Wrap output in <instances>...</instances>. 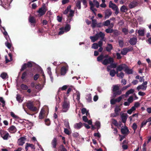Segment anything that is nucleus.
Instances as JSON below:
<instances>
[{"instance_id":"obj_1","label":"nucleus","mask_w":151,"mask_h":151,"mask_svg":"<svg viewBox=\"0 0 151 151\" xmlns=\"http://www.w3.org/2000/svg\"><path fill=\"white\" fill-rule=\"evenodd\" d=\"M89 4L90 6V9L92 12L95 15H96V11H97L96 9L94 8L95 6L97 8L99 6V3L97 0H93V2L91 0L89 1Z\"/></svg>"},{"instance_id":"obj_2","label":"nucleus","mask_w":151,"mask_h":151,"mask_svg":"<svg viewBox=\"0 0 151 151\" xmlns=\"http://www.w3.org/2000/svg\"><path fill=\"white\" fill-rule=\"evenodd\" d=\"M105 34L101 32H100L99 33L96 34L95 36H90V38L92 42H93L96 41L99 37L102 38V40L104 38Z\"/></svg>"},{"instance_id":"obj_3","label":"nucleus","mask_w":151,"mask_h":151,"mask_svg":"<svg viewBox=\"0 0 151 151\" xmlns=\"http://www.w3.org/2000/svg\"><path fill=\"white\" fill-rule=\"evenodd\" d=\"M26 106L30 110L32 111H36L37 110V108L34 106L33 102L28 101L26 103Z\"/></svg>"},{"instance_id":"obj_4","label":"nucleus","mask_w":151,"mask_h":151,"mask_svg":"<svg viewBox=\"0 0 151 151\" xmlns=\"http://www.w3.org/2000/svg\"><path fill=\"white\" fill-rule=\"evenodd\" d=\"M47 10V8L46 7L45 4H42L41 7L37 11V12L41 16H42L45 14Z\"/></svg>"},{"instance_id":"obj_5","label":"nucleus","mask_w":151,"mask_h":151,"mask_svg":"<svg viewBox=\"0 0 151 151\" xmlns=\"http://www.w3.org/2000/svg\"><path fill=\"white\" fill-rule=\"evenodd\" d=\"M114 58L111 57H109L107 58H105L104 60L102 61V64L105 65H107L110 64L111 63L114 62Z\"/></svg>"},{"instance_id":"obj_6","label":"nucleus","mask_w":151,"mask_h":151,"mask_svg":"<svg viewBox=\"0 0 151 151\" xmlns=\"http://www.w3.org/2000/svg\"><path fill=\"white\" fill-rule=\"evenodd\" d=\"M69 103L67 101H64L62 106L63 112H66L69 108Z\"/></svg>"},{"instance_id":"obj_7","label":"nucleus","mask_w":151,"mask_h":151,"mask_svg":"<svg viewBox=\"0 0 151 151\" xmlns=\"http://www.w3.org/2000/svg\"><path fill=\"white\" fill-rule=\"evenodd\" d=\"M147 82L145 81L143 82L142 84L139 85L137 88V89L139 91L140 89H142L143 91H145L146 89L147 88Z\"/></svg>"},{"instance_id":"obj_8","label":"nucleus","mask_w":151,"mask_h":151,"mask_svg":"<svg viewBox=\"0 0 151 151\" xmlns=\"http://www.w3.org/2000/svg\"><path fill=\"white\" fill-rule=\"evenodd\" d=\"M26 140V138L25 137H20L18 139L17 141V143L18 145L22 146L25 143V141Z\"/></svg>"},{"instance_id":"obj_9","label":"nucleus","mask_w":151,"mask_h":151,"mask_svg":"<svg viewBox=\"0 0 151 151\" xmlns=\"http://www.w3.org/2000/svg\"><path fill=\"white\" fill-rule=\"evenodd\" d=\"M127 65L125 64H122L117 66L116 69L118 71H121L125 69Z\"/></svg>"},{"instance_id":"obj_10","label":"nucleus","mask_w":151,"mask_h":151,"mask_svg":"<svg viewBox=\"0 0 151 151\" xmlns=\"http://www.w3.org/2000/svg\"><path fill=\"white\" fill-rule=\"evenodd\" d=\"M137 38L133 37L131 38L129 41L130 44L132 45H135L137 42Z\"/></svg>"},{"instance_id":"obj_11","label":"nucleus","mask_w":151,"mask_h":151,"mask_svg":"<svg viewBox=\"0 0 151 151\" xmlns=\"http://www.w3.org/2000/svg\"><path fill=\"white\" fill-rule=\"evenodd\" d=\"M121 131L123 134H128L129 133V130L127 127L126 126L123 128H122Z\"/></svg>"},{"instance_id":"obj_12","label":"nucleus","mask_w":151,"mask_h":151,"mask_svg":"<svg viewBox=\"0 0 151 151\" xmlns=\"http://www.w3.org/2000/svg\"><path fill=\"white\" fill-rule=\"evenodd\" d=\"M120 106H116L115 108L114 112L116 114L113 116L114 117H115L119 115V112L121 110V109L120 107Z\"/></svg>"},{"instance_id":"obj_13","label":"nucleus","mask_w":151,"mask_h":151,"mask_svg":"<svg viewBox=\"0 0 151 151\" xmlns=\"http://www.w3.org/2000/svg\"><path fill=\"white\" fill-rule=\"evenodd\" d=\"M17 130L15 127L14 125L10 127L8 129L9 132L12 133H15L17 131Z\"/></svg>"},{"instance_id":"obj_14","label":"nucleus","mask_w":151,"mask_h":151,"mask_svg":"<svg viewBox=\"0 0 151 151\" xmlns=\"http://www.w3.org/2000/svg\"><path fill=\"white\" fill-rule=\"evenodd\" d=\"M112 13V12L110 9L106 10L105 12V18H109L111 16Z\"/></svg>"},{"instance_id":"obj_15","label":"nucleus","mask_w":151,"mask_h":151,"mask_svg":"<svg viewBox=\"0 0 151 151\" xmlns=\"http://www.w3.org/2000/svg\"><path fill=\"white\" fill-rule=\"evenodd\" d=\"M109 8H111L114 11L118 8V6L115 4H113L111 1L109 2Z\"/></svg>"},{"instance_id":"obj_16","label":"nucleus","mask_w":151,"mask_h":151,"mask_svg":"<svg viewBox=\"0 0 151 151\" xmlns=\"http://www.w3.org/2000/svg\"><path fill=\"white\" fill-rule=\"evenodd\" d=\"M128 115L127 114L123 113L121 115L122 122L124 123H126Z\"/></svg>"},{"instance_id":"obj_17","label":"nucleus","mask_w":151,"mask_h":151,"mask_svg":"<svg viewBox=\"0 0 151 151\" xmlns=\"http://www.w3.org/2000/svg\"><path fill=\"white\" fill-rule=\"evenodd\" d=\"M57 139L56 138H54L51 142V144L52 145V147L54 148H56L57 145Z\"/></svg>"},{"instance_id":"obj_18","label":"nucleus","mask_w":151,"mask_h":151,"mask_svg":"<svg viewBox=\"0 0 151 151\" xmlns=\"http://www.w3.org/2000/svg\"><path fill=\"white\" fill-rule=\"evenodd\" d=\"M1 136L4 139L7 140L9 137H10L9 135V133L7 132H5L4 133L2 134L1 133Z\"/></svg>"},{"instance_id":"obj_19","label":"nucleus","mask_w":151,"mask_h":151,"mask_svg":"<svg viewBox=\"0 0 151 151\" xmlns=\"http://www.w3.org/2000/svg\"><path fill=\"white\" fill-rule=\"evenodd\" d=\"M29 21L31 23L35 24L36 22L35 17L30 16L29 17Z\"/></svg>"},{"instance_id":"obj_20","label":"nucleus","mask_w":151,"mask_h":151,"mask_svg":"<svg viewBox=\"0 0 151 151\" xmlns=\"http://www.w3.org/2000/svg\"><path fill=\"white\" fill-rule=\"evenodd\" d=\"M124 71L128 74H132L133 73L132 70L131 69H129L127 65L124 70Z\"/></svg>"},{"instance_id":"obj_21","label":"nucleus","mask_w":151,"mask_h":151,"mask_svg":"<svg viewBox=\"0 0 151 151\" xmlns=\"http://www.w3.org/2000/svg\"><path fill=\"white\" fill-rule=\"evenodd\" d=\"M137 4V2L134 1H133L131 2L129 5V7L130 9H132L136 6Z\"/></svg>"},{"instance_id":"obj_22","label":"nucleus","mask_w":151,"mask_h":151,"mask_svg":"<svg viewBox=\"0 0 151 151\" xmlns=\"http://www.w3.org/2000/svg\"><path fill=\"white\" fill-rule=\"evenodd\" d=\"M67 70L65 66H63L61 68L60 73L62 75H65L67 72Z\"/></svg>"},{"instance_id":"obj_23","label":"nucleus","mask_w":151,"mask_h":151,"mask_svg":"<svg viewBox=\"0 0 151 151\" xmlns=\"http://www.w3.org/2000/svg\"><path fill=\"white\" fill-rule=\"evenodd\" d=\"M82 123L81 122L76 123L74 125V127L77 129H79L82 127Z\"/></svg>"},{"instance_id":"obj_24","label":"nucleus","mask_w":151,"mask_h":151,"mask_svg":"<svg viewBox=\"0 0 151 151\" xmlns=\"http://www.w3.org/2000/svg\"><path fill=\"white\" fill-rule=\"evenodd\" d=\"M28 75V73L27 71H26L23 72L22 74L21 78L22 80H25L27 78Z\"/></svg>"},{"instance_id":"obj_25","label":"nucleus","mask_w":151,"mask_h":151,"mask_svg":"<svg viewBox=\"0 0 151 151\" xmlns=\"http://www.w3.org/2000/svg\"><path fill=\"white\" fill-rule=\"evenodd\" d=\"M113 49V46L111 44H108L106 47V50L108 52H110Z\"/></svg>"},{"instance_id":"obj_26","label":"nucleus","mask_w":151,"mask_h":151,"mask_svg":"<svg viewBox=\"0 0 151 151\" xmlns=\"http://www.w3.org/2000/svg\"><path fill=\"white\" fill-rule=\"evenodd\" d=\"M76 7L78 9H81V1L78 0H77L76 1Z\"/></svg>"},{"instance_id":"obj_27","label":"nucleus","mask_w":151,"mask_h":151,"mask_svg":"<svg viewBox=\"0 0 151 151\" xmlns=\"http://www.w3.org/2000/svg\"><path fill=\"white\" fill-rule=\"evenodd\" d=\"M45 114V111L44 110H42L39 115V118L40 119H42L44 117V115Z\"/></svg>"},{"instance_id":"obj_28","label":"nucleus","mask_w":151,"mask_h":151,"mask_svg":"<svg viewBox=\"0 0 151 151\" xmlns=\"http://www.w3.org/2000/svg\"><path fill=\"white\" fill-rule=\"evenodd\" d=\"M121 94V91L118 90L114 92L113 93V97L115 98L117 95H119Z\"/></svg>"},{"instance_id":"obj_29","label":"nucleus","mask_w":151,"mask_h":151,"mask_svg":"<svg viewBox=\"0 0 151 151\" xmlns=\"http://www.w3.org/2000/svg\"><path fill=\"white\" fill-rule=\"evenodd\" d=\"M97 23V20L96 19L93 20H92V24L91 25V27L94 28L96 27Z\"/></svg>"},{"instance_id":"obj_30","label":"nucleus","mask_w":151,"mask_h":151,"mask_svg":"<svg viewBox=\"0 0 151 151\" xmlns=\"http://www.w3.org/2000/svg\"><path fill=\"white\" fill-rule=\"evenodd\" d=\"M103 59V55L102 54L97 58V60L98 61L101 62L102 63V61H103L102 60Z\"/></svg>"},{"instance_id":"obj_31","label":"nucleus","mask_w":151,"mask_h":151,"mask_svg":"<svg viewBox=\"0 0 151 151\" xmlns=\"http://www.w3.org/2000/svg\"><path fill=\"white\" fill-rule=\"evenodd\" d=\"M137 32L139 36L142 37L144 35L145 31L144 30H139Z\"/></svg>"},{"instance_id":"obj_32","label":"nucleus","mask_w":151,"mask_h":151,"mask_svg":"<svg viewBox=\"0 0 151 151\" xmlns=\"http://www.w3.org/2000/svg\"><path fill=\"white\" fill-rule=\"evenodd\" d=\"M20 87L21 88L24 90H27L28 87V86L24 84H22L20 85Z\"/></svg>"},{"instance_id":"obj_33","label":"nucleus","mask_w":151,"mask_h":151,"mask_svg":"<svg viewBox=\"0 0 151 151\" xmlns=\"http://www.w3.org/2000/svg\"><path fill=\"white\" fill-rule=\"evenodd\" d=\"M134 91V89H130L127 91L126 93V96H127L129 94L133 93Z\"/></svg>"},{"instance_id":"obj_34","label":"nucleus","mask_w":151,"mask_h":151,"mask_svg":"<svg viewBox=\"0 0 151 151\" xmlns=\"http://www.w3.org/2000/svg\"><path fill=\"white\" fill-rule=\"evenodd\" d=\"M71 6H68L67 8L65 9V10L63 12V14H67L68 12L70 10Z\"/></svg>"},{"instance_id":"obj_35","label":"nucleus","mask_w":151,"mask_h":151,"mask_svg":"<svg viewBox=\"0 0 151 151\" xmlns=\"http://www.w3.org/2000/svg\"><path fill=\"white\" fill-rule=\"evenodd\" d=\"M17 100L20 103L22 102L23 100L22 99L21 96L19 94L17 95L16 97Z\"/></svg>"},{"instance_id":"obj_36","label":"nucleus","mask_w":151,"mask_h":151,"mask_svg":"<svg viewBox=\"0 0 151 151\" xmlns=\"http://www.w3.org/2000/svg\"><path fill=\"white\" fill-rule=\"evenodd\" d=\"M127 10V7L124 5L122 6L120 8V11L122 12H125Z\"/></svg>"},{"instance_id":"obj_37","label":"nucleus","mask_w":151,"mask_h":151,"mask_svg":"<svg viewBox=\"0 0 151 151\" xmlns=\"http://www.w3.org/2000/svg\"><path fill=\"white\" fill-rule=\"evenodd\" d=\"M128 52L126 48H123L121 51V54L123 55H125Z\"/></svg>"},{"instance_id":"obj_38","label":"nucleus","mask_w":151,"mask_h":151,"mask_svg":"<svg viewBox=\"0 0 151 151\" xmlns=\"http://www.w3.org/2000/svg\"><path fill=\"white\" fill-rule=\"evenodd\" d=\"M68 86L67 85H64L62 88H60L58 91L57 93H59L61 90L64 91L65 90L68 88Z\"/></svg>"},{"instance_id":"obj_39","label":"nucleus","mask_w":151,"mask_h":151,"mask_svg":"<svg viewBox=\"0 0 151 151\" xmlns=\"http://www.w3.org/2000/svg\"><path fill=\"white\" fill-rule=\"evenodd\" d=\"M60 151H67V149L65 148L64 146L61 145L59 147V150Z\"/></svg>"},{"instance_id":"obj_40","label":"nucleus","mask_w":151,"mask_h":151,"mask_svg":"<svg viewBox=\"0 0 151 151\" xmlns=\"http://www.w3.org/2000/svg\"><path fill=\"white\" fill-rule=\"evenodd\" d=\"M70 25L69 24H66L64 28V29L67 32L69 31L70 29Z\"/></svg>"},{"instance_id":"obj_41","label":"nucleus","mask_w":151,"mask_h":151,"mask_svg":"<svg viewBox=\"0 0 151 151\" xmlns=\"http://www.w3.org/2000/svg\"><path fill=\"white\" fill-rule=\"evenodd\" d=\"M7 76V73L3 72L1 74L0 76L3 79H6V77Z\"/></svg>"},{"instance_id":"obj_42","label":"nucleus","mask_w":151,"mask_h":151,"mask_svg":"<svg viewBox=\"0 0 151 151\" xmlns=\"http://www.w3.org/2000/svg\"><path fill=\"white\" fill-rule=\"evenodd\" d=\"M113 91L114 92L116 91L119 89V86L117 85H114L113 86Z\"/></svg>"},{"instance_id":"obj_43","label":"nucleus","mask_w":151,"mask_h":151,"mask_svg":"<svg viewBox=\"0 0 151 151\" xmlns=\"http://www.w3.org/2000/svg\"><path fill=\"white\" fill-rule=\"evenodd\" d=\"M115 70L114 69L111 70L109 72L110 75L112 77H114L115 75Z\"/></svg>"},{"instance_id":"obj_44","label":"nucleus","mask_w":151,"mask_h":151,"mask_svg":"<svg viewBox=\"0 0 151 151\" xmlns=\"http://www.w3.org/2000/svg\"><path fill=\"white\" fill-rule=\"evenodd\" d=\"M110 22L109 20H106V21L104 22L103 23V26H108L110 25Z\"/></svg>"},{"instance_id":"obj_45","label":"nucleus","mask_w":151,"mask_h":151,"mask_svg":"<svg viewBox=\"0 0 151 151\" xmlns=\"http://www.w3.org/2000/svg\"><path fill=\"white\" fill-rule=\"evenodd\" d=\"M60 30L58 32V35H61L64 33V28L63 27H62L59 29Z\"/></svg>"},{"instance_id":"obj_46","label":"nucleus","mask_w":151,"mask_h":151,"mask_svg":"<svg viewBox=\"0 0 151 151\" xmlns=\"http://www.w3.org/2000/svg\"><path fill=\"white\" fill-rule=\"evenodd\" d=\"M27 67L26 65V63H24L22 66L21 69L20 70V71L22 72Z\"/></svg>"},{"instance_id":"obj_47","label":"nucleus","mask_w":151,"mask_h":151,"mask_svg":"<svg viewBox=\"0 0 151 151\" xmlns=\"http://www.w3.org/2000/svg\"><path fill=\"white\" fill-rule=\"evenodd\" d=\"M70 13L68 16V17H72L74 15V11L70 10Z\"/></svg>"},{"instance_id":"obj_48","label":"nucleus","mask_w":151,"mask_h":151,"mask_svg":"<svg viewBox=\"0 0 151 151\" xmlns=\"http://www.w3.org/2000/svg\"><path fill=\"white\" fill-rule=\"evenodd\" d=\"M98 44L96 43H93L92 46V48L94 49H97L98 48Z\"/></svg>"},{"instance_id":"obj_49","label":"nucleus","mask_w":151,"mask_h":151,"mask_svg":"<svg viewBox=\"0 0 151 151\" xmlns=\"http://www.w3.org/2000/svg\"><path fill=\"white\" fill-rule=\"evenodd\" d=\"M105 32L108 33H112L113 32L114 30L112 29L107 28L106 29Z\"/></svg>"},{"instance_id":"obj_50","label":"nucleus","mask_w":151,"mask_h":151,"mask_svg":"<svg viewBox=\"0 0 151 151\" xmlns=\"http://www.w3.org/2000/svg\"><path fill=\"white\" fill-rule=\"evenodd\" d=\"M26 65L27 68H32L33 66L32 63L30 61H29L27 63H26Z\"/></svg>"},{"instance_id":"obj_51","label":"nucleus","mask_w":151,"mask_h":151,"mask_svg":"<svg viewBox=\"0 0 151 151\" xmlns=\"http://www.w3.org/2000/svg\"><path fill=\"white\" fill-rule=\"evenodd\" d=\"M119 44V46L121 47H123L124 45V42L122 40H119L118 41Z\"/></svg>"},{"instance_id":"obj_52","label":"nucleus","mask_w":151,"mask_h":151,"mask_svg":"<svg viewBox=\"0 0 151 151\" xmlns=\"http://www.w3.org/2000/svg\"><path fill=\"white\" fill-rule=\"evenodd\" d=\"M122 32L124 33L125 35H127L128 33V30L127 29L124 28L122 29Z\"/></svg>"},{"instance_id":"obj_53","label":"nucleus","mask_w":151,"mask_h":151,"mask_svg":"<svg viewBox=\"0 0 151 151\" xmlns=\"http://www.w3.org/2000/svg\"><path fill=\"white\" fill-rule=\"evenodd\" d=\"M127 101L130 103H132L133 101V97L132 96H130L127 99Z\"/></svg>"},{"instance_id":"obj_54","label":"nucleus","mask_w":151,"mask_h":151,"mask_svg":"<svg viewBox=\"0 0 151 151\" xmlns=\"http://www.w3.org/2000/svg\"><path fill=\"white\" fill-rule=\"evenodd\" d=\"M114 63V62H112V63H111L110 65L111 68H115L117 67V64L116 63Z\"/></svg>"},{"instance_id":"obj_55","label":"nucleus","mask_w":151,"mask_h":151,"mask_svg":"<svg viewBox=\"0 0 151 151\" xmlns=\"http://www.w3.org/2000/svg\"><path fill=\"white\" fill-rule=\"evenodd\" d=\"M64 125L66 128L70 129V127L69 125V122L68 121H65L64 122Z\"/></svg>"},{"instance_id":"obj_56","label":"nucleus","mask_w":151,"mask_h":151,"mask_svg":"<svg viewBox=\"0 0 151 151\" xmlns=\"http://www.w3.org/2000/svg\"><path fill=\"white\" fill-rule=\"evenodd\" d=\"M132 128L134 131V133H135V131L137 129V126L136 124L135 123H134L132 126Z\"/></svg>"},{"instance_id":"obj_57","label":"nucleus","mask_w":151,"mask_h":151,"mask_svg":"<svg viewBox=\"0 0 151 151\" xmlns=\"http://www.w3.org/2000/svg\"><path fill=\"white\" fill-rule=\"evenodd\" d=\"M5 45L9 49H10L12 46L11 44L8 42V41H7L5 42Z\"/></svg>"},{"instance_id":"obj_58","label":"nucleus","mask_w":151,"mask_h":151,"mask_svg":"<svg viewBox=\"0 0 151 151\" xmlns=\"http://www.w3.org/2000/svg\"><path fill=\"white\" fill-rule=\"evenodd\" d=\"M83 3V4L85 6V8L87 6V2L86 0H81Z\"/></svg>"},{"instance_id":"obj_59","label":"nucleus","mask_w":151,"mask_h":151,"mask_svg":"<svg viewBox=\"0 0 151 151\" xmlns=\"http://www.w3.org/2000/svg\"><path fill=\"white\" fill-rule=\"evenodd\" d=\"M103 41H104V39L102 40V38H101V39L100 41H99L98 42V45L99 47H102V45H103Z\"/></svg>"},{"instance_id":"obj_60","label":"nucleus","mask_w":151,"mask_h":151,"mask_svg":"<svg viewBox=\"0 0 151 151\" xmlns=\"http://www.w3.org/2000/svg\"><path fill=\"white\" fill-rule=\"evenodd\" d=\"M124 73L122 72H121L119 73V74L117 77L121 78H122L124 77Z\"/></svg>"},{"instance_id":"obj_61","label":"nucleus","mask_w":151,"mask_h":151,"mask_svg":"<svg viewBox=\"0 0 151 151\" xmlns=\"http://www.w3.org/2000/svg\"><path fill=\"white\" fill-rule=\"evenodd\" d=\"M95 125L97 127V129H98L100 127V123L99 121H97L96 122Z\"/></svg>"},{"instance_id":"obj_62","label":"nucleus","mask_w":151,"mask_h":151,"mask_svg":"<svg viewBox=\"0 0 151 151\" xmlns=\"http://www.w3.org/2000/svg\"><path fill=\"white\" fill-rule=\"evenodd\" d=\"M116 102L115 99H113L110 100V103L111 105H114Z\"/></svg>"},{"instance_id":"obj_63","label":"nucleus","mask_w":151,"mask_h":151,"mask_svg":"<svg viewBox=\"0 0 151 151\" xmlns=\"http://www.w3.org/2000/svg\"><path fill=\"white\" fill-rule=\"evenodd\" d=\"M64 132L65 134L68 135H69L70 134V133L68 130V128H64Z\"/></svg>"},{"instance_id":"obj_64","label":"nucleus","mask_w":151,"mask_h":151,"mask_svg":"<svg viewBox=\"0 0 151 151\" xmlns=\"http://www.w3.org/2000/svg\"><path fill=\"white\" fill-rule=\"evenodd\" d=\"M113 122L112 123L115 126H117L118 125L117 121L115 119H112Z\"/></svg>"}]
</instances>
